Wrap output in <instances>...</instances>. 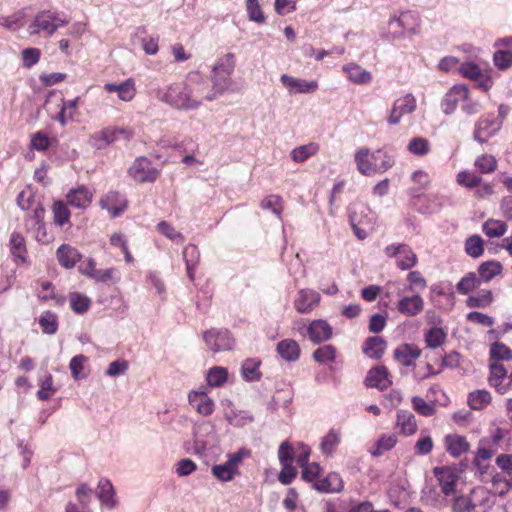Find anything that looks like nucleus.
I'll list each match as a JSON object with an SVG mask.
<instances>
[{
    "mask_svg": "<svg viewBox=\"0 0 512 512\" xmlns=\"http://www.w3.org/2000/svg\"><path fill=\"white\" fill-rule=\"evenodd\" d=\"M380 155L381 150L371 153L368 148H361L356 151L354 159L358 171L365 176L376 174L377 161Z\"/></svg>",
    "mask_w": 512,
    "mask_h": 512,
    "instance_id": "11",
    "label": "nucleus"
},
{
    "mask_svg": "<svg viewBox=\"0 0 512 512\" xmlns=\"http://www.w3.org/2000/svg\"><path fill=\"white\" fill-rule=\"evenodd\" d=\"M93 194L84 186L72 189L67 194L68 203L75 208H86L92 202Z\"/></svg>",
    "mask_w": 512,
    "mask_h": 512,
    "instance_id": "30",
    "label": "nucleus"
},
{
    "mask_svg": "<svg viewBox=\"0 0 512 512\" xmlns=\"http://www.w3.org/2000/svg\"><path fill=\"white\" fill-rule=\"evenodd\" d=\"M68 24V21L61 19L55 12L43 10L38 12L28 26L30 35L43 34L51 37L60 27Z\"/></svg>",
    "mask_w": 512,
    "mask_h": 512,
    "instance_id": "2",
    "label": "nucleus"
},
{
    "mask_svg": "<svg viewBox=\"0 0 512 512\" xmlns=\"http://www.w3.org/2000/svg\"><path fill=\"white\" fill-rule=\"evenodd\" d=\"M491 497L483 487L471 490L468 495H461L454 499L452 504L453 512H473L477 507L489 508Z\"/></svg>",
    "mask_w": 512,
    "mask_h": 512,
    "instance_id": "3",
    "label": "nucleus"
},
{
    "mask_svg": "<svg viewBox=\"0 0 512 512\" xmlns=\"http://www.w3.org/2000/svg\"><path fill=\"white\" fill-rule=\"evenodd\" d=\"M183 258L186 263L187 275L190 280H194L193 269L199 260V251L195 245L189 244L183 250Z\"/></svg>",
    "mask_w": 512,
    "mask_h": 512,
    "instance_id": "40",
    "label": "nucleus"
},
{
    "mask_svg": "<svg viewBox=\"0 0 512 512\" xmlns=\"http://www.w3.org/2000/svg\"><path fill=\"white\" fill-rule=\"evenodd\" d=\"M434 474L439 481L443 494L450 495L455 491L458 476L453 469L449 467H436Z\"/></svg>",
    "mask_w": 512,
    "mask_h": 512,
    "instance_id": "15",
    "label": "nucleus"
},
{
    "mask_svg": "<svg viewBox=\"0 0 512 512\" xmlns=\"http://www.w3.org/2000/svg\"><path fill=\"white\" fill-rule=\"evenodd\" d=\"M421 350L414 344H402L394 352L395 359L404 366H412Z\"/></svg>",
    "mask_w": 512,
    "mask_h": 512,
    "instance_id": "28",
    "label": "nucleus"
},
{
    "mask_svg": "<svg viewBox=\"0 0 512 512\" xmlns=\"http://www.w3.org/2000/svg\"><path fill=\"white\" fill-rule=\"evenodd\" d=\"M490 376L488 382L490 386L494 387L500 394H505L508 391V385L504 384L503 381L507 378L506 368L498 363L491 362L489 364Z\"/></svg>",
    "mask_w": 512,
    "mask_h": 512,
    "instance_id": "19",
    "label": "nucleus"
},
{
    "mask_svg": "<svg viewBox=\"0 0 512 512\" xmlns=\"http://www.w3.org/2000/svg\"><path fill=\"white\" fill-rule=\"evenodd\" d=\"M313 488L321 493H337L343 489V481L337 473H329L325 478L316 481Z\"/></svg>",
    "mask_w": 512,
    "mask_h": 512,
    "instance_id": "26",
    "label": "nucleus"
},
{
    "mask_svg": "<svg viewBox=\"0 0 512 512\" xmlns=\"http://www.w3.org/2000/svg\"><path fill=\"white\" fill-rule=\"evenodd\" d=\"M474 165L481 173L489 174L496 170L497 161L494 156L483 154L475 160Z\"/></svg>",
    "mask_w": 512,
    "mask_h": 512,
    "instance_id": "49",
    "label": "nucleus"
},
{
    "mask_svg": "<svg viewBox=\"0 0 512 512\" xmlns=\"http://www.w3.org/2000/svg\"><path fill=\"white\" fill-rule=\"evenodd\" d=\"M188 400L196 411L203 416H209L214 411V401L204 391H191Z\"/></svg>",
    "mask_w": 512,
    "mask_h": 512,
    "instance_id": "17",
    "label": "nucleus"
},
{
    "mask_svg": "<svg viewBox=\"0 0 512 512\" xmlns=\"http://www.w3.org/2000/svg\"><path fill=\"white\" fill-rule=\"evenodd\" d=\"M411 16L407 13L401 17H392L388 22L389 39L395 40L405 36H413L419 32V26L408 27L407 19Z\"/></svg>",
    "mask_w": 512,
    "mask_h": 512,
    "instance_id": "12",
    "label": "nucleus"
},
{
    "mask_svg": "<svg viewBox=\"0 0 512 512\" xmlns=\"http://www.w3.org/2000/svg\"><path fill=\"white\" fill-rule=\"evenodd\" d=\"M129 175L137 182H154L158 177V170L153 167L146 157L137 158L128 169Z\"/></svg>",
    "mask_w": 512,
    "mask_h": 512,
    "instance_id": "7",
    "label": "nucleus"
},
{
    "mask_svg": "<svg viewBox=\"0 0 512 512\" xmlns=\"http://www.w3.org/2000/svg\"><path fill=\"white\" fill-rule=\"evenodd\" d=\"M313 357L321 364L332 363L336 357V350L332 345H324L314 351Z\"/></svg>",
    "mask_w": 512,
    "mask_h": 512,
    "instance_id": "52",
    "label": "nucleus"
},
{
    "mask_svg": "<svg viewBox=\"0 0 512 512\" xmlns=\"http://www.w3.org/2000/svg\"><path fill=\"white\" fill-rule=\"evenodd\" d=\"M320 296L312 290H301L295 300V308L300 313L310 312L319 302Z\"/></svg>",
    "mask_w": 512,
    "mask_h": 512,
    "instance_id": "29",
    "label": "nucleus"
},
{
    "mask_svg": "<svg viewBox=\"0 0 512 512\" xmlns=\"http://www.w3.org/2000/svg\"><path fill=\"white\" fill-rule=\"evenodd\" d=\"M42 331L46 334H54L57 331V317L50 311L44 312L39 318Z\"/></svg>",
    "mask_w": 512,
    "mask_h": 512,
    "instance_id": "57",
    "label": "nucleus"
},
{
    "mask_svg": "<svg viewBox=\"0 0 512 512\" xmlns=\"http://www.w3.org/2000/svg\"><path fill=\"white\" fill-rule=\"evenodd\" d=\"M97 496L102 505L109 509L117 506L118 501L112 483L108 479H101L98 483Z\"/></svg>",
    "mask_w": 512,
    "mask_h": 512,
    "instance_id": "27",
    "label": "nucleus"
},
{
    "mask_svg": "<svg viewBox=\"0 0 512 512\" xmlns=\"http://www.w3.org/2000/svg\"><path fill=\"white\" fill-rule=\"evenodd\" d=\"M234 68L235 61L232 53H227L220 57L212 67L210 87L217 98L230 87Z\"/></svg>",
    "mask_w": 512,
    "mask_h": 512,
    "instance_id": "1",
    "label": "nucleus"
},
{
    "mask_svg": "<svg viewBox=\"0 0 512 512\" xmlns=\"http://www.w3.org/2000/svg\"><path fill=\"white\" fill-rule=\"evenodd\" d=\"M319 151V145L314 142H310L305 145L298 146L294 148L291 153V159L296 163H303L308 160L310 157L316 155Z\"/></svg>",
    "mask_w": 512,
    "mask_h": 512,
    "instance_id": "37",
    "label": "nucleus"
},
{
    "mask_svg": "<svg viewBox=\"0 0 512 512\" xmlns=\"http://www.w3.org/2000/svg\"><path fill=\"white\" fill-rule=\"evenodd\" d=\"M366 385L379 390H385L392 385L389 373L386 367L380 366L371 369L366 377Z\"/></svg>",
    "mask_w": 512,
    "mask_h": 512,
    "instance_id": "20",
    "label": "nucleus"
},
{
    "mask_svg": "<svg viewBox=\"0 0 512 512\" xmlns=\"http://www.w3.org/2000/svg\"><path fill=\"white\" fill-rule=\"evenodd\" d=\"M343 70L347 73L349 80L356 84H367L372 80L371 73L355 63L345 65Z\"/></svg>",
    "mask_w": 512,
    "mask_h": 512,
    "instance_id": "36",
    "label": "nucleus"
},
{
    "mask_svg": "<svg viewBox=\"0 0 512 512\" xmlns=\"http://www.w3.org/2000/svg\"><path fill=\"white\" fill-rule=\"evenodd\" d=\"M228 372L220 366L212 367L207 373V383L211 387H219L227 381Z\"/></svg>",
    "mask_w": 512,
    "mask_h": 512,
    "instance_id": "43",
    "label": "nucleus"
},
{
    "mask_svg": "<svg viewBox=\"0 0 512 512\" xmlns=\"http://www.w3.org/2000/svg\"><path fill=\"white\" fill-rule=\"evenodd\" d=\"M507 231V224L501 220L489 219L483 224V232L490 238L501 237Z\"/></svg>",
    "mask_w": 512,
    "mask_h": 512,
    "instance_id": "42",
    "label": "nucleus"
},
{
    "mask_svg": "<svg viewBox=\"0 0 512 512\" xmlns=\"http://www.w3.org/2000/svg\"><path fill=\"white\" fill-rule=\"evenodd\" d=\"M204 340L213 352L228 351L234 345L228 330L211 329L204 334Z\"/></svg>",
    "mask_w": 512,
    "mask_h": 512,
    "instance_id": "10",
    "label": "nucleus"
},
{
    "mask_svg": "<svg viewBox=\"0 0 512 512\" xmlns=\"http://www.w3.org/2000/svg\"><path fill=\"white\" fill-rule=\"evenodd\" d=\"M9 247L12 256L17 263L27 262V249L24 237L18 233L13 232L10 236Z\"/></svg>",
    "mask_w": 512,
    "mask_h": 512,
    "instance_id": "31",
    "label": "nucleus"
},
{
    "mask_svg": "<svg viewBox=\"0 0 512 512\" xmlns=\"http://www.w3.org/2000/svg\"><path fill=\"white\" fill-rule=\"evenodd\" d=\"M260 365L259 360L247 359L242 365V375L247 381H255L260 379V373L258 371Z\"/></svg>",
    "mask_w": 512,
    "mask_h": 512,
    "instance_id": "51",
    "label": "nucleus"
},
{
    "mask_svg": "<svg viewBox=\"0 0 512 512\" xmlns=\"http://www.w3.org/2000/svg\"><path fill=\"white\" fill-rule=\"evenodd\" d=\"M340 439V432L335 429H331L322 439L320 445L322 452L327 455H331L334 452L336 446L339 444Z\"/></svg>",
    "mask_w": 512,
    "mask_h": 512,
    "instance_id": "46",
    "label": "nucleus"
},
{
    "mask_svg": "<svg viewBox=\"0 0 512 512\" xmlns=\"http://www.w3.org/2000/svg\"><path fill=\"white\" fill-rule=\"evenodd\" d=\"M280 81L290 94H309L314 93L318 89V82L316 80L308 81L283 74L280 77Z\"/></svg>",
    "mask_w": 512,
    "mask_h": 512,
    "instance_id": "13",
    "label": "nucleus"
},
{
    "mask_svg": "<svg viewBox=\"0 0 512 512\" xmlns=\"http://www.w3.org/2000/svg\"><path fill=\"white\" fill-rule=\"evenodd\" d=\"M396 426L404 436L413 435L418 427L415 416L408 410H399L397 412Z\"/></svg>",
    "mask_w": 512,
    "mask_h": 512,
    "instance_id": "32",
    "label": "nucleus"
},
{
    "mask_svg": "<svg viewBox=\"0 0 512 512\" xmlns=\"http://www.w3.org/2000/svg\"><path fill=\"white\" fill-rule=\"evenodd\" d=\"M493 296L490 290H481L477 294L469 296L467 306L471 308L486 307L492 302Z\"/></svg>",
    "mask_w": 512,
    "mask_h": 512,
    "instance_id": "48",
    "label": "nucleus"
},
{
    "mask_svg": "<svg viewBox=\"0 0 512 512\" xmlns=\"http://www.w3.org/2000/svg\"><path fill=\"white\" fill-rule=\"evenodd\" d=\"M499 129L500 123L495 120L481 119L476 124L474 139L479 143H485Z\"/></svg>",
    "mask_w": 512,
    "mask_h": 512,
    "instance_id": "25",
    "label": "nucleus"
},
{
    "mask_svg": "<svg viewBox=\"0 0 512 512\" xmlns=\"http://www.w3.org/2000/svg\"><path fill=\"white\" fill-rule=\"evenodd\" d=\"M103 88L108 93L116 92L118 98L124 102L132 101L136 95L135 81L132 78H128L119 84L106 83Z\"/></svg>",
    "mask_w": 512,
    "mask_h": 512,
    "instance_id": "14",
    "label": "nucleus"
},
{
    "mask_svg": "<svg viewBox=\"0 0 512 512\" xmlns=\"http://www.w3.org/2000/svg\"><path fill=\"white\" fill-rule=\"evenodd\" d=\"M39 385L40 389L37 392V396L42 401L49 400L56 392V388L53 386V377L50 374Z\"/></svg>",
    "mask_w": 512,
    "mask_h": 512,
    "instance_id": "60",
    "label": "nucleus"
},
{
    "mask_svg": "<svg viewBox=\"0 0 512 512\" xmlns=\"http://www.w3.org/2000/svg\"><path fill=\"white\" fill-rule=\"evenodd\" d=\"M407 150L416 156H424L430 152V143L426 138L414 137L407 145Z\"/></svg>",
    "mask_w": 512,
    "mask_h": 512,
    "instance_id": "45",
    "label": "nucleus"
},
{
    "mask_svg": "<svg viewBox=\"0 0 512 512\" xmlns=\"http://www.w3.org/2000/svg\"><path fill=\"white\" fill-rule=\"evenodd\" d=\"M446 451L454 458L461 456L470 449V444L466 437L459 434H448L444 438Z\"/></svg>",
    "mask_w": 512,
    "mask_h": 512,
    "instance_id": "18",
    "label": "nucleus"
},
{
    "mask_svg": "<svg viewBox=\"0 0 512 512\" xmlns=\"http://www.w3.org/2000/svg\"><path fill=\"white\" fill-rule=\"evenodd\" d=\"M502 265L498 261H487L479 266L478 272L480 277L485 281H490L492 278L500 274Z\"/></svg>",
    "mask_w": 512,
    "mask_h": 512,
    "instance_id": "44",
    "label": "nucleus"
},
{
    "mask_svg": "<svg viewBox=\"0 0 512 512\" xmlns=\"http://www.w3.org/2000/svg\"><path fill=\"white\" fill-rule=\"evenodd\" d=\"M277 351L287 361H295L299 358V346L296 341L285 339L278 343Z\"/></svg>",
    "mask_w": 512,
    "mask_h": 512,
    "instance_id": "38",
    "label": "nucleus"
},
{
    "mask_svg": "<svg viewBox=\"0 0 512 512\" xmlns=\"http://www.w3.org/2000/svg\"><path fill=\"white\" fill-rule=\"evenodd\" d=\"M487 444V439L480 440V447L477 449L475 453V457L472 462L473 465H478L479 462H487L495 454L496 450L488 448Z\"/></svg>",
    "mask_w": 512,
    "mask_h": 512,
    "instance_id": "61",
    "label": "nucleus"
},
{
    "mask_svg": "<svg viewBox=\"0 0 512 512\" xmlns=\"http://www.w3.org/2000/svg\"><path fill=\"white\" fill-rule=\"evenodd\" d=\"M186 81L192 89L194 98L198 100L201 106L205 101H213L217 99L216 95L210 87V83L199 72H190L187 75Z\"/></svg>",
    "mask_w": 512,
    "mask_h": 512,
    "instance_id": "6",
    "label": "nucleus"
},
{
    "mask_svg": "<svg viewBox=\"0 0 512 512\" xmlns=\"http://www.w3.org/2000/svg\"><path fill=\"white\" fill-rule=\"evenodd\" d=\"M69 300L72 310L78 314L86 312L91 303L88 297L77 292L71 293Z\"/></svg>",
    "mask_w": 512,
    "mask_h": 512,
    "instance_id": "56",
    "label": "nucleus"
},
{
    "mask_svg": "<svg viewBox=\"0 0 512 512\" xmlns=\"http://www.w3.org/2000/svg\"><path fill=\"white\" fill-rule=\"evenodd\" d=\"M156 97L174 109L190 111L183 82L173 83L164 89H158Z\"/></svg>",
    "mask_w": 512,
    "mask_h": 512,
    "instance_id": "5",
    "label": "nucleus"
},
{
    "mask_svg": "<svg viewBox=\"0 0 512 512\" xmlns=\"http://www.w3.org/2000/svg\"><path fill=\"white\" fill-rule=\"evenodd\" d=\"M446 339V334L441 328H431L425 334V341L429 348L441 346Z\"/></svg>",
    "mask_w": 512,
    "mask_h": 512,
    "instance_id": "53",
    "label": "nucleus"
},
{
    "mask_svg": "<svg viewBox=\"0 0 512 512\" xmlns=\"http://www.w3.org/2000/svg\"><path fill=\"white\" fill-rule=\"evenodd\" d=\"M92 491L87 484L83 483L76 489V497L78 504L68 502L65 512H90L89 504L91 501Z\"/></svg>",
    "mask_w": 512,
    "mask_h": 512,
    "instance_id": "16",
    "label": "nucleus"
},
{
    "mask_svg": "<svg viewBox=\"0 0 512 512\" xmlns=\"http://www.w3.org/2000/svg\"><path fill=\"white\" fill-rule=\"evenodd\" d=\"M349 221L353 228V231L356 235V237L359 240H364L367 238V232L365 229H362L359 227V225L369 224L372 223V219L368 218L367 216L364 217V219H360L358 217V211L356 207H352L349 209Z\"/></svg>",
    "mask_w": 512,
    "mask_h": 512,
    "instance_id": "39",
    "label": "nucleus"
},
{
    "mask_svg": "<svg viewBox=\"0 0 512 512\" xmlns=\"http://www.w3.org/2000/svg\"><path fill=\"white\" fill-rule=\"evenodd\" d=\"M413 409L420 415L429 417L435 414L436 408L433 403L426 402L420 396H414L411 399Z\"/></svg>",
    "mask_w": 512,
    "mask_h": 512,
    "instance_id": "55",
    "label": "nucleus"
},
{
    "mask_svg": "<svg viewBox=\"0 0 512 512\" xmlns=\"http://www.w3.org/2000/svg\"><path fill=\"white\" fill-rule=\"evenodd\" d=\"M100 205L117 217L126 209L127 201L118 192H109L100 200Z\"/></svg>",
    "mask_w": 512,
    "mask_h": 512,
    "instance_id": "21",
    "label": "nucleus"
},
{
    "mask_svg": "<svg viewBox=\"0 0 512 512\" xmlns=\"http://www.w3.org/2000/svg\"><path fill=\"white\" fill-rule=\"evenodd\" d=\"M466 253L473 257L478 258L484 252L483 241L480 236L472 235L465 242Z\"/></svg>",
    "mask_w": 512,
    "mask_h": 512,
    "instance_id": "50",
    "label": "nucleus"
},
{
    "mask_svg": "<svg viewBox=\"0 0 512 512\" xmlns=\"http://www.w3.org/2000/svg\"><path fill=\"white\" fill-rule=\"evenodd\" d=\"M491 402V394L487 390H477L468 396V404L473 410H481Z\"/></svg>",
    "mask_w": 512,
    "mask_h": 512,
    "instance_id": "41",
    "label": "nucleus"
},
{
    "mask_svg": "<svg viewBox=\"0 0 512 512\" xmlns=\"http://www.w3.org/2000/svg\"><path fill=\"white\" fill-rule=\"evenodd\" d=\"M250 456V451L244 448L238 450L235 453L228 455V459L223 464H217L212 466L211 472L213 476L219 481L229 482L234 479L236 475H239L238 465L242 462L245 457Z\"/></svg>",
    "mask_w": 512,
    "mask_h": 512,
    "instance_id": "4",
    "label": "nucleus"
},
{
    "mask_svg": "<svg viewBox=\"0 0 512 512\" xmlns=\"http://www.w3.org/2000/svg\"><path fill=\"white\" fill-rule=\"evenodd\" d=\"M424 308V301L420 295L411 297H403L399 300L397 309L398 311L408 317H414L422 312Z\"/></svg>",
    "mask_w": 512,
    "mask_h": 512,
    "instance_id": "24",
    "label": "nucleus"
},
{
    "mask_svg": "<svg viewBox=\"0 0 512 512\" xmlns=\"http://www.w3.org/2000/svg\"><path fill=\"white\" fill-rule=\"evenodd\" d=\"M308 336L314 343L327 341L332 336L331 326L324 320H314L307 328Z\"/></svg>",
    "mask_w": 512,
    "mask_h": 512,
    "instance_id": "22",
    "label": "nucleus"
},
{
    "mask_svg": "<svg viewBox=\"0 0 512 512\" xmlns=\"http://www.w3.org/2000/svg\"><path fill=\"white\" fill-rule=\"evenodd\" d=\"M385 254L388 257H396L398 256L397 266L401 270H408L416 265L417 256L412 251V249L404 243L401 244H392L385 248Z\"/></svg>",
    "mask_w": 512,
    "mask_h": 512,
    "instance_id": "8",
    "label": "nucleus"
},
{
    "mask_svg": "<svg viewBox=\"0 0 512 512\" xmlns=\"http://www.w3.org/2000/svg\"><path fill=\"white\" fill-rule=\"evenodd\" d=\"M89 265L92 266L93 272H87V275L99 282H107L111 280L116 272L114 268H108L105 270L96 269L95 262L89 260Z\"/></svg>",
    "mask_w": 512,
    "mask_h": 512,
    "instance_id": "62",
    "label": "nucleus"
},
{
    "mask_svg": "<svg viewBox=\"0 0 512 512\" xmlns=\"http://www.w3.org/2000/svg\"><path fill=\"white\" fill-rule=\"evenodd\" d=\"M18 206L25 211H29L35 207V205L40 204L37 201L35 194L31 189H25L17 197Z\"/></svg>",
    "mask_w": 512,
    "mask_h": 512,
    "instance_id": "54",
    "label": "nucleus"
},
{
    "mask_svg": "<svg viewBox=\"0 0 512 512\" xmlns=\"http://www.w3.org/2000/svg\"><path fill=\"white\" fill-rule=\"evenodd\" d=\"M57 259L63 267L70 269L81 259V255L72 246L62 244L57 250Z\"/></svg>",
    "mask_w": 512,
    "mask_h": 512,
    "instance_id": "33",
    "label": "nucleus"
},
{
    "mask_svg": "<svg viewBox=\"0 0 512 512\" xmlns=\"http://www.w3.org/2000/svg\"><path fill=\"white\" fill-rule=\"evenodd\" d=\"M123 136L124 139L128 140L131 137V132L122 128H107L99 132L93 138L101 143L94 144L98 149L113 143Z\"/></svg>",
    "mask_w": 512,
    "mask_h": 512,
    "instance_id": "23",
    "label": "nucleus"
},
{
    "mask_svg": "<svg viewBox=\"0 0 512 512\" xmlns=\"http://www.w3.org/2000/svg\"><path fill=\"white\" fill-rule=\"evenodd\" d=\"M53 214H54V222L59 225L63 226L65 223H67L70 219V212L62 201H57L53 204L52 207Z\"/></svg>",
    "mask_w": 512,
    "mask_h": 512,
    "instance_id": "59",
    "label": "nucleus"
},
{
    "mask_svg": "<svg viewBox=\"0 0 512 512\" xmlns=\"http://www.w3.org/2000/svg\"><path fill=\"white\" fill-rule=\"evenodd\" d=\"M481 180V177L469 171H461L457 174V183L468 188L477 187L481 183Z\"/></svg>",
    "mask_w": 512,
    "mask_h": 512,
    "instance_id": "64",
    "label": "nucleus"
},
{
    "mask_svg": "<svg viewBox=\"0 0 512 512\" xmlns=\"http://www.w3.org/2000/svg\"><path fill=\"white\" fill-rule=\"evenodd\" d=\"M385 348L386 341L379 336H373L366 340L363 351L369 358L379 359L384 354Z\"/></svg>",
    "mask_w": 512,
    "mask_h": 512,
    "instance_id": "35",
    "label": "nucleus"
},
{
    "mask_svg": "<svg viewBox=\"0 0 512 512\" xmlns=\"http://www.w3.org/2000/svg\"><path fill=\"white\" fill-rule=\"evenodd\" d=\"M479 280L474 273H469L463 277L457 284V291L461 294H468L477 287Z\"/></svg>",
    "mask_w": 512,
    "mask_h": 512,
    "instance_id": "63",
    "label": "nucleus"
},
{
    "mask_svg": "<svg viewBox=\"0 0 512 512\" xmlns=\"http://www.w3.org/2000/svg\"><path fill=\"white\" fill-rule=\"evenodd\" d=\"M468 90L464 86H454L447 94L442 102L443 111L446 114L452 113L460 98H467Z\"/></svg>",
    "mask_w": 512,
    "mask_h": 512,
    "instance_id": "34",
    "label": "nucleus"
},
{
    "mask_svg": "<svg viewBox=\"0 0 512 512\" xmlns=\"http://www.w3.org/2000/svg\"><path fill=\"white\" fill-rule=\"evenodd\" d=\"M416 106V98L411 93L398 98L393 104L390 115L387 118V122L390 125L399 124L402 116L413 113L416 109Z\"/></svg>",
    "mask_w": 512,
    "mask_h": 512,
    "instance_id": "9",
    "label": "nucleus"
},
{
    "mask_svg": "<svg viewBox=\"0 0 512 512\" xmlns=\"http://www.w3.org/2000/svg\"><path fill=\"white\" fill-rule=\"evenodd\" d=\"M490 357L493 362L512 359V351L505 344L494 342L490 347Z\"/></svg>",
    "mask_w": 512,
    "mask_h": 512,
    "instance_id": "47",
    "label": "nucleus"
},
{
    "mask_svg": "<svg viewBox=\"0 0 512 512\" xmlns=\"http://www.w3.org/2000/svg\"><path fill=\"white\" fill-rule=\"evenodd\" d=\"M157 230L165 237L176 243H183L184 236L176 231V229L166 221H161L157 224Z\"/></svg>",
    "mask_w": 512,
    "mask_h": 512,
    "instance_id": "58",
    "label": "nucleus"
}]
</instances>
